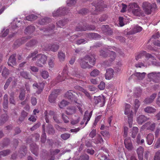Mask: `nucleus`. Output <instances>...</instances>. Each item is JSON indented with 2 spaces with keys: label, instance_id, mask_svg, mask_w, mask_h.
Instances as JSON below:
<instances>
[{
  "label": "nucleus",
  "instance_id": "1",
  "mask_svg": "<svg viewBox=\"0 0 160 160\" xmlns=\"http://www.w3.org/2000/svg\"><path fill=\"white\" fill-rule=\"evenodd\" d=\"M95 59L94 55H87L82 59L80 60L79 62L82 68L85 69L87 68H90L92 66L89 65L88 62L90 64L94 65L95 64Z\"/></svg>",
  "mask_w": 160,
  "mask_h": 160
},
{
  "label": "nucleus",
  "instance_id": "2",
  "mask_svg": "<svg viewBox=\"0 0 160 160\" xmlns=\"http://www.w3.org/2000/svg\"><path fill=\"white\" fill-rule=\"evenodd\" d=\"M111 48H106L105 51L101 50L100 51V55L104 58L107 57L108 55L107 53L109 54V59L104 62V65L107 66H110L116 57L115 53L111 51Z\"/></svg>",
  "mask_w": 160,
  "mask_h": 160
},
{
  "label": "nucleus",
  "instance_id": "3",
  "mask_svg": "<svg viewBox=\"0 0 160 160\" xmlns=\"http://www.w3.org/2000/svg\"><path fill=\"white\" fill-rule=\"evenodd\" d=\"M142 7L146 13L150 14L156 8L157 5L156 4H151L149 2H143Z\"/></svg>",
  "mask_w": 160,
  "mask_h": 160
},
{
  "label": "nucleus",
  "instance_id": "4",
  "mask_svg": "<svg viewBox=\"0 0 160 160\" xmlns=\"http://www.w3.org/2000/svg\"><path fill=\"white\" fill-rule=\"evenodd\" d=\"M37 57L36 64L39 67H42L46 63L47 59V57L41 54H37Z\"/></svg>",
  "mask_w": 160,
  "mask_h": 160
},
{
  "label": "nucleus",
  "instance_id": "5",
  "mask_svg": "<svg viewBox=\"0 0 160 160\" xmlns=\"http://www.w3.org/2000/svg\"><path fill=\"white\" fill-rule=\"evenodd\" d=\"M95 103L98 105L99 107H102L104 105L106 98L103 95H100L98 97H94Z\"/></svg>",
  "mask_w": 160,
  "mask_h": 160
},
{
  "label": "nucleus",
  "instance_id": "6",
  "mask_svg": "<svg viewBox=\"0 0 160 160\" xmlns=\"http://www.w3.org/2000/svg\"><path fill=\"white\" fill-rule=\"evenodd\" d=\"M69 76L68 73V71L66 68L63 69L61 74H59L57 76L56 79L57 80V82H61L64 80L66 79L69 78Z\"/></svg>",
  "mask_w": 160,
  "mask_h": 160
},
{
  "label": "nucleus",
  "instance_id": "7",
  "mask_svg": "<svg viewBox=\"0 0 160 160\" xmlns=\"http://www.w3.org/2000/svg\"><path fill=\"white\" fill-rule=\"evenodd\" d=\"M145 56V57L148 59H149L151 58L152 60L155 59L154 57L152 56L151 54L149 53H147L145 51H142L138 54L137 56L135 57L136 59L138 60L139 59L142 58L143 56Z\"/></svg>",
  "mask_w": 160,
  "mask_h": 160
},
{
  "label": "nucleus",
  "instance_id": "8",
  "mask_svg": "<svg viewBox=\"0 0 160 160\" xmlns=\"http://www.w3.org/2000/svg\"><path fill=\"white\" fill-rule=\"evenodd\" d=\"M142 30V28L138 25L133 26L130 29V31L127 32V34L129 35L134 34L136 33L141 31Z\"/></svg>",
  "mask_w": 160,
  "mask_h": 160
},
{
  "label": "nucleus",
  "instance_id": "9",
  "mask_svg": "<svg viewBox=\"0 0 160 160\" xmlns=\"http://www.w3.org/2000/svg\"><path fill=\"white\" fill-rule=\"evenodd\" d=\"M124 144L126 148L129 150L132 149L133 146L130 138L127 137L124 140Z\"/></svg>",
  "mask_w": 160,
  "mask_h": 160
},
{
  "label": "nucleus",
  "instance_id": "10",
  "mask_svg": "<svg viewBox=\"0 0 160 160\" xmlns=\"http://www.w3.org/2000/svg\"><path fill=\"white\" fill-rule=\"evenodd\" d=\"M58 90H54L50 94L49 97V101L51 103H54L58 95Z\"/></svg>",
  "mask_w": 160,
  "mask_h": 160
},
{
  "label": "nucleus",
  "instance_id": "11",
  "mask_svg": "<svg viewBox=\"0 0 160 160\" xmlns=\"http://www.w3.org/2000/svg\"><path fill=\"white\" fill-rule=\"evenodd\" d=\"M148 77L151 80L155 81L156 79H158L160 78V72L156 73L152 72L148 74Z\"/></svg>",
  "mask_w": 160,
  "mask_h": 160
},
{
  "label": "nucleus",
  "instance_id": "12",
  "mask_svg": "<svg viewBox=\"0 0 160 160\" xmlns=\"http://www.w3.org/2000/svg\"><path fill=\"white\" fill-rule=\"evenodd\" d=\"M73 92L71 90L68 91L65 94V97L68 99L71 100L72 101H75L77 100V97L72 94Z\"/></svg>",
  "mask_w": 160,
  "mask_h": 160
},
{
  "label": "nucleus",
  "instance_id": "13",
  "mask_svg": "<svg viewBox=\"0 0 160 160\" xmlns=\"http://www.w3.org/2000/svg\"><path fill=\"white\" fill-rule=\"evenodd\" d=\"M114 72V70L110 68L108 69L105 74V78L108 80L111 79L113 77Z\"/></svg>",
  "mask_w": 160,
  "mask_h": 160
},
{
  "label": "nucleus",
  "instance_id": "14",
  "mask_svg": "<svg viewBox=\"0 0 160 160\" xmlns=\"http://www.w3.org/2000/svg\"><path fill=\"white\" fill-rule=\"evenodd\" d=\"M65 8H59L56 11H54L52 13V15L53 17H57L60 15H64V11Z\"/></svg>",
  "mask_w": 160,
  "mask_h": 160
},
{
  "label": "nucleus",
  "instance_id": "15",
  "mask_svg": "<svg viewBox=\"0 0 160 160\" xmlns=\"http://www.w3.org/2000/svg\"><path fill=\"white\" fill-rule=\"evenodd\" d=\"M142 127L143 128L147 130L153 131L155 128V124L151 123L150 122H148L144 125Z\"/></svg>",
  "mask_w": 160,
  "mask_h": 160
},
{
  "label": "nucleus",
  "instance_id": "16",
  "mask_svg": "<svg viewBox=\"0 0 160 160\" xmlns=\"http://www.w3.org/2000/svg\"><path fill=\"white\" fill-rule=\"evenodd\" d=\"M16 56V54H13L10 56L8 59V66H12L16 64V63L15 58Z\"/></svg>",
  "mask_w": 160,
  "mask_h": 160
},
{
  "label": "nucleus",
  "instance_id": "17",
  "mask_svg": "<svg viewBox=\"0 0 160 160\" xmlns=\"http://www.w3.org/2000/svg\"><path fill=\"white\" fill-rule=\"evenodd\" d=\"M132 13L135 16L141 17L144 16L143 12L141 10L139 6L132 11Z\"/></svg>",
  "mask_w": 160,
  "mask_h": 160
},
{
  "label": "nucleus",
  "instance_id": "18",
  "mask_svg": "<svg viewBox=\"0 0 160 160\" xmlns=\"http://www.w3.org/2000/svg\"><path fill=\"white\" fill-rule=\"evenodd\" d=\"M102 29L105 34L107 35L111 34L112 31L108 25H103L102 27Z\"/></svg>",
  "mask_w": 160,
  "mask_h": 160
},
{
  "label": "nucleus",
  "instance_id": "19",
  "mask_svg": "<svg viewBox=\"0 0 160 160\" xmlns=\"http://www.w3.org/2000/svg\"><path fill=\"white\" fill-rule=\"evenodd\" d=\"M92 114L91 113H89L88 112H85V115L84 116L83 121H82L80 123L81 125H82L84 124L85 121L87 120L86 122L85 125L88 123V121L90 120V118L91 117Z\"/></svg>",
  "mask_w": 160,
  "mask_h": 160
},
{
  "label": "nucleus",
  "instance_id": "20",
  "mask_svg": "<svg viewBox=\"0 0 160 160\" xmlns=\"http://www.w3.org/2000/svg\"><path fill=\"white\" fill-rule=\"evenodd\" d=\"M27 39L28 38L25 37L18 39L14 42V45L16 47L20 46L26 42Z\"/></svg>",
  "mask_w": 160,
  "mask_h": 160
},
{
  "label": "nucleus",
  "instance_id": "21",
  "mask_svg": "<svg viewBox=\"0 0 160 160\" xmlns=\"http://www.w3.org/2000/svg\"><path fill=\"white\" fill-rule=\"evenodd\" d=\"M59 46L57 44L50 45L46 48V49L47 50L55 52L58 49Z\"/></svg>",
  "mask_w": 160,
  "mask_h": 160
},
{
  "label": "nucleus",
  "instance_id": "22",
  "mask_svg": "<svg viewBox=\"0 0 160 160\" xmlns=\"http://www.w3.org/2000/svg\"><path fill=\"white\" fill-rule=\"evenodd\" d=\"M51 27H49L48 29H40L41 30H43L44 32L46 33H48L47 34H45V35L49 36L53 32L52 30L54 28L55 26L53 24L51 25Z\"/></svg>",
  "mask_w": 160,
  "mask_h": 160
},
{
  "label": "nucleus",
  "instance_id": "23",
  "mask_svg": "<svg viewBox=\"0 0 160 160\" xmlns=\"http://www.w3.org/2000/svg\"><path fill=\"white\" fill-rule=\"evenodd\" d=\"M30 149L32 152L36 156L38 155V147L35 143L30 144Z\"/></svg>",
  "mask_w": 160,
  "mask_h": 160
},
{
  "label": "nucleus",
  "instance_id": "24",
  "mask_svg": "<svg viewBox=\"0 0 160 160\" xmlns=\"http://www.w3.org/2000/svg\"><path fill=\"white\" fill-rule=\"evenodd\" d=\"M146 138L148 144L151 145L153 142L154 139V136L152 133H149L147 135Z\"/></svg>",
  "mask_w": 160,
  "mask_h": 160
},
{
  "label": "nucleus",
  "instance_id": "25",
  "mask_svg": "<svg viewBox=\"0 0 160 160\" xmlns=\"http://www.w3.org/2000/svg\"><path fill=\"white\" fill-rule=\"evenodd\" d=\"M32 86L34 88H38V91H37L38 94L40 93L43 89V85L42 83H40L38 85L37 83L35 82L33 84Z\"/></svg>",
  "mask_w": 160,
  "mask_h": 160
},
{
  "label": "nucleus",
  "instance_id": "26",
  "mask_svg": "<svg viewBox=\"0 0 160 160\" xmlns=\"http://www.w3.org/2000/svg\"><path fill=\"white\" fill-rule=\"evenodd\" d=\"M157 94L156 93L153 94L150 96V98H146L144 101V103L146 104H149L152 102L155 98L156 97Z\"/></svg>",
  "mask_w": 160,
  "mask_h": 160
},
{
  "label": "nucleus",
  "instance_id": "27",
  "mask_svg": "<svg viewBox=\"0 0 160 160\" xmlns=\"http://www.w3.org/2000/svg\"><path fill=\"white\" fill-rule=\"evenodd\" d=\"M38 52L37 51H35L32 52H31L30 54H29L28 56L27 57V59H29L32 58V61H35L38 58L37 55Z\"/></svg>",
  "mask_w": 160,
  "mask_h": 160
},
{
  "label": "nucleus",
  "instance_id": "28",
  "mask_svg": "<svg viewBox=\"0 0 160 160\" xmlns=\"http://www.w3.org/2000/svg\"><path fill=\"white\" fill-rule=\"evenodd\" d=\"M93 142L97 144H102L104 142V140L100 135H98L94 139Z\"/></svg>",
  "mask_w": 160,
  "mask_h": 160
},
{
  "label": "nucleus",
  "instance_id": "29",
  "mask_svg": "<svg viewBox=\"0 0 160 160\" xmlns=\"http://www.w3.org/2000/svg\"><path fill=\"white\" fill-rule=\"evenodd\" d=\"M147 120V118L144 116L141 115L137 118V121L139 124H142Z\"/></svg>",
  "mask_w": 160,
  "mask_h": 160
},
{
  "label": "nucleus",
  "instance_id": "30",
  "mask_svg": "<svg viewBox=\"0 0 160 160\" xmlns=\"http://www.w3.org/2000/svg\"><path fill=\"white\" fill-rule=\"evenodd\" d=\"M76 111L75 107L73 106L69 107L67 108L66 110V113L67 114L70 115L74 113Z\"/></svg>",
  "mask_w": 160,
  "mask_h": 160
},
{
  "label": "nucleus",
  "instance_id": "31",
  "mask_svg": "<svg viewBox=\"0 0 160 160\" xmlns=\"http://www.w3.org/2000/svg\"><path fill=\"white\" fill-rule=\"evenodd\" d=\"M58 57L60 62H63L65 60L66 56L64 52L62 51H60L58 52Z\"/></svg>",
  "mask_w": 160,
  "mask_h": 160
},
{
  "label": "nucleus",
  "instance_id": "32",
  "mask_svg": "<svg viewBox=\"0 0 160 160\" xmlns=\"http://www.w3.org/2000/svg\"><path fill=\"white\" fill-rule=\"evenodd\" d=\"M146 75L145 72L140 73L137 72L134 74V75L138 79L140 80L144 78Z\"/></svg>",
  "mask_w": 160,
  "mask_h": 160
},
{
  "label": "nucleus",
  "instance_id": "33",
  "mask_svg": "<svg viewBox=\"0 0 160 160\" xmlns=\"http://www.w3.org/2000/svg\"><path fill=\"white\" fill-rule=\"evenodd\" d=\"M133 113L132 112H131L130 114L128 116V123L129 125V127L130 128L132 127V124L133 121Z\"/></svg>",
  "mask_w": 160,
  "mask_h": 160
},
{
  "label": "nucleus",
  "instance_id": "34",
  "mask_svg": "<svg viewBox=\"0 0 160 160\" xmlns=\"http://www.w3.org/2000/svg\"><path fill=\"white\" fill-rule=\"evenodd\" d=\"M35 29V26L31 25L25 29V32L26 33H31L33 32Z\"/></svg>",
  "mask_w": 160,
  "mask_h": 160
},
{
  "label": "nucleus",
  "instance_id": "35",
  "mask_svg": "<svg viewBox=\"0 0 160 160\" xmlns=\"http://www.w3.org/2000/svg\"><path fill=\"white\" fill-rule=\"evenodd\" d=\"M8 119L7 114L5 113L2 115L0 117V125L7 121Z\"/></svg>",
  "mask_w": 160,
  "mask_h": 160
},
{
  "label": "nucleus",
  "instance_id": "36",
  "mask_svg": "<svg viewBox=\"0 0 160 160\" xmlns=\"http://www.w3.org/2000/svg\"><path fill=\"white\" fill-rule=\"evenodd\" d=\"M42 128L43 129V132L42 135L41 137V141L42 142L44 143L46 141V135L45 132V125L44 124L42 125Z\"/></svg>",
  "mask_w": 160,
  "mask_h": 160
},
{
  "label": "nucleus",
  "instance_id": "37",
  "mask_svg": "<svg viewBox=\"0 0 160 160\" xmlns=\"http://www.w3.org/2000/svg\"><path fill=\"white\" fill-rule=\"evenodd\" d=\"M95 29V27H93L92 28H89L86 27V26L82 27L80 26H79L76 28V30L77 31H85L87 30H94Z\"/></svg>",
  "mask_w": 160,
  "mask_h": 160
},
{
  "label": "nucleus",
  "instance_id": "38",
  "mask_svg": "<svg viewBox=\"0 0 160 160\" xmlns=\"http://www.w3.org/2000/svg\"><path fill=\"white\" fill-rule=\"evenodd\" d=\"M50 19L48 18H42L39 21L38 23L40 25H43L46 23L49 22L51 21Z\"/></svg>",
  "mask_w": 160,
  "mask_h": 160
},
{
  "label": "nucleus",
  "instance_id": "39",
  "mask_svg": "<svg viewBox=\"0 0 160 160\" xmlns=\"http://www.w3.org/2000/svg\"><path fill=\"white\" fill-rule=\"evenodd\" d=\"M138 129L137 127H133L132 129L131 137L134 138H136V135L138 132Z\"/></svg>",
  "mask_w": 160,
  "mask_h": 160
},
{
  "label": "nucleus",
  "instance_id": "40",
  "mask_svg": "<svg viewBox=\"0 0 160 160\" xmlns=\"http://www.w3.org/2000/svg\"><path fill=\"white\" fill-rule=\"evenodd\" d=\"M28 114L27 112L24 111H23L21 113V117L19 119L18 122V123H21V122L24 120V118L27 116Z\"/></svg>",
  "mask_w": 160,
  "mask_h": 160
},
{
  "label": "nucleus",
  "instance_id": "41",
  "mask_svg": "<svg viewBox=\"0 0 160 160\" xmlns=\"http://www.w3.org/2000/svg\"><path fill=\"white\" fill-rule=\"evenodd\" d=\"M60 152V150L59 149H56L54 150H52L50 151L51 154L52 155L51 159L48 160H54V156L58 153Z\"/></svg>",
  "mask_w": 160,
  "mask_h": 160
},
{
  "label": "nucleus",
  "instance_id": "42",
  "mask_svg": "<svg viewBox=\"0 0 160 160\" xmlns=\"http://www.w3.org/2000/svg\"><path fill=\"white\" fill-rule=\"evenodd\" d=\"M144 110L145 112L149 113H153L156 111V109L151 107H147Z\"/></svg>",
  "mask_w": 160,
  "mask_h": 160
},
{
  "label": "nucleus",
  "instance_id": "43",
  "mask_svg": "<svg viewBox=\"0 0 160 160\" xmlns=\"http://www.w3.org/2000/svg\"><path fill=\"white\" fill-rule=\"evenodd\" d=\"M37 16L34 14H32L27 16L26 17V19L28 21H32L36 19Z\"/></svg>",
  "mask_w": 160,
  "mask_h": 160
},
{
  "label": "nucleus",
  "instance_id": "44",
  "mask_svg": "<svg viewBox=\"0 0 160 160\" xmlns=\"http://www.w3.org/2000/svg\"><path fill=\"white\" fill-rule=\"evenodd\" d=\"M47 131L49 134H52L54 132V130L52 126L50 124L48 125L47 127Z\"/></svg>",
  "mask_w": 160,
  "mask_h": 160
},
{
  "label": "nucleus",
  "instance_id": "45",
  "mask_svg": "<svg viewBox=\"0 0 160 160\" xmlns=\"http://www.w3.org/2000/svg\"><path fill=\"white\" fill-rule=\"evenodd\" d=\"M130 105L129 104H126L125 106V110L124 111V113L126 115L130 114L131 112L130 110Z\"/></svg>",
  "mask_w": 160,
  "mask_h": 160
},
{
  "label": "nucleus",
  "instance_id": "46",
  "mask_svg": "<svg viewBox=\"0 0 160 160\" xmlns=\"http://www.w3.org/2000/svg\"><path fill=\"white\" fill-rule=\"evenodd\" d=\"M134 104L135 108V112H136L140 106V102L137 99H135L134 101Z\"/></svg>",
  "mask_w": 160,
  "mask_h": 160
},
{
  "label": "nucleus",
  "instance_id": "47",
  "mask_svg": "<svg viewBox=\"0 0 160 160\" xmlns=\"http://www.w3.org/2000/svg\"><path fill=\"white\" fill-rule=\"evenodd\" d=\"M10 152L9 150H3L0 152V158L2 157H4L8 155Z\"/></svg>",
  "mask_w": 160,
  "mask_h": 160
},
{
  "label": "nucleus",
  "instance_id": "48",
  "mask_svg": "<svg viewBox=\"0 0 160 160\" xmlns=\"http://www.w3.org/2000/svg\"><path fill=\"white\" fill-rule=\"evenodd\" d=\"M100 73L99 71L97 69H94L90 73V75L92 77H95L98 75Z\"/></svg>",
  "mask_w": 160,
  "mask_h": 160
},
{
  "label": "nucleus",
  "instance_id": "49",
  "mask_svg": "<svg viewBox=\"0 0 160 160\" xmlns=\"http://www.w3.org/2000/svg\"><path fill=\"white\" fill-rule=\"evenodd\" d=\"M68 102L67 101L65 100H63L58 104V105L60 108H62L63 107L68 105Z\"/></svg>",
  "mask_w": 160,
  "mask_h": 160
},
{
  "label": "nucleus",
  "instance_id": "50",
  "mask_svg": "<svg viewBox=\"0 0 160 160\" xmlns=\"http://www.w3.org/2000/svg\"><path fill=\"white\" fill-rule=\"evenodd\" d=\"M101 133L104 137L105 139H107L110 137V134L108 132L101 131Z\"/></svg>",
  "mask_w": 160,
  "mask_h": 160
},
{
  "label": "nucleus",
  "instance_id": "51",
  "mask_svg": "<svg viewBox=\"0 0 160 160\" xmlns=\"http://www.w3.org/2000/svg\"><path fill=\"white\" fill-rule=\"evenodd\" d=\"M9 74V72L8 69L6 68H4L2 72V76L6 78L8 76Z\"/></svg>",
  "mask_w": 160,
  "mask_h": 160
},
{
  "label": "nucleus",
  "instance_id": "52",
  "mask_svg": "<svg viewBox=\"0 0 160 160\" xmlns=\"http://www.w3.org/2000/svg\"><path fill=\"white\" fill-rule=\"evenodd\" d=\"M42 77L45 79L47 78L49 76L48 72L46 71H43L41 73Z\"/></svg>",
  "mask_w": 160,
  "mask_h": 160
},
{
  "label": "nucleus",
  "instance_id": "53",
  "mask_svg": "<svg viewBox=\"0 0 160 160\" xmlns=\"http://www.w3.org/2000/svg\"><path fill=\"white\" fill-rule=\"evenodd\" d=\"M44 114L45 116V119L46 122L47 123H48L49 122V119L52 118L49 115V113L47 111H45L44 112Z\"/></svg>",
  "mask_w": 160,
  "mask_h": 160
},
{
  "label": "nucleus",
  "instance_id": "54",
  "mask_svg": "<svg viewBox=\"0 0 160 160\" xmlns=\"http://www.w3.org/2000/svg\"><path fill=\"white\" fill-rule=\"evenodd\" d=\"M138 4L135 2L130 3L128 5L129 8L132 10L138 8Z\"/></svg>",
  "mask_w": 160,
  "mask_h": 160
},
{
  "label": "nucleus",
  "instance_id": "55",
  "mask_svg": "<svg viewBox=\"0 0 160 160\" xmlns=\"http://www.w3.org/2000/svg\"><path fill=\"white\" fill-rule=\"evenodd\" d=\"M48 65L50 68H52L54 67V58H50L49 59Z\"/></svg>",
  "mask_w": 160,
  "mask_h": 160
},
{
  "label": "nucleus",
  "instance_id": "56",
  "mask_svg": "<svg viewBox=\"0 0 160 160\" xmlns=\"http://www.w3.org/2000/svg\"><path fill=\"white\" fill-rule=\"evenodd\" d=\"M20 76L22 77L23 78L27 79H30V78H29V75L28 73L25 71H22L20 72Z\"/></svg>",
  "mask_w": 160,
  "mask_h": 160
},
{
  "label": "nucleus",
  "instance_id": "57",
  "mask_svg": "<svg viewBox=\"0 0 160 160\" xmlns=\"http://www.w3.org/2000/svg\"><path fill=\"white\" fill-rule=\"evenodd\" d=\"M142 90L140 88H137L135 91L134 95L137 97H139L142 93Z\"/></svg>",
  "mask_w": 160,
  "mask_h": 160
},
{
  "label": "nucleus",
  "instance_id": "58",
  "mask_svg": "<svg viewBox=\"0 0 160 160\" xmlns=\"http://www.w3.org/2000/svg\"><path fill=\"white\" fill-rule=\"evenodd\" d=\"M70 134L68 133H65L62 134L61 135V137L62 139L64 140H66L68 139L70 137Z\"/></svg>",
  "mask_w": 160,
  "mask_h": 160
},
{
  "label": "nucleus",
  "instance_id": "59",
  "mask_svg": "<svg viewBox=\"0 0 160 160\" xmlns=\"http://www.w3.org/2000/svg\"><path fill=\"white\" fill-rule=\"evenodd\" d=\"M89 158V157L88 155L84 154L81 155L79 158L78 160H88Z\"/></svg>",
  "mask_w": 160,
  "mask_h": 160
},
{
  "label": "nucleus",
  "instance_id": "60",
  "mask_svg": "<svg viewBox=\"0 0 160 160\" xmlns=\"http://www.w3.org/2000/svg\"><path fill=\"white\" fill-rule=\"evenodd\" d=\"M65 24L66 22H65V20L63 21L60 20L57 22V26L59 27H62Z\"/></svg>",
  "mask_w": 160,
  "mask_h": 160
},
{
  "label": "nucleus",
  "instance_id": "61",
  "mask_svg": "<svg viewBox=\"0 0 160 160\" xmlns=\"http://www.w3.org/2000/svg\"><path fill=\"white\" fill-rule=\"evenodd\" d=\"M76 3V0H67V3L68 6H71Z\"/></svg>",
  "mask_w": 160,
  "mask_h": 160
},
{
  "label": "nucleus",
  "instance_id": "62",
  "mask_svg": "<svg viewBox=\"0 0 160 160\" xmlns=\"http://www.w3.org/2000/svg\"><path fill=\"white\" fill-rule=\"evenodd\" d=\"M105 86V83L103 82H101L100 84L98 85V88L100 90H103L104 89Z\"/></svg>",
  "mask_w": 160,
  "mask_h": 160
},
{
  "label": "nucleus",
  "instance_id": "63",
  "mask_svg": "<svg viewBox=\"0 0 160 160\" xmlns=\"http://www.w3.org/2000/svg\"><path fill=\"white\" fill-rule=\"evenodd\" d=\"M138 155H143V148L142 147H139L137 149Z\"/></svg>",
  "mask_w": 160,
  "mask_h": 160
},
{
  "label": "nucleus",
  "instance_id": "64",
  "mask_svg": "<svg viewBox=\"0 0 160 160\" xmlns=\"http://www.w3.org/2000/svg\"><path fill=\"white\" fill-rule=\"evenodd\" d=\"M154 160H160V150L156 153L154 157Z\"/></svg>",
  "mask_w": 160,
  "mask_h": 160
}]
</instances>
